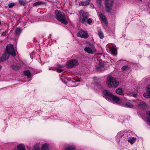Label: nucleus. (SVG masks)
Wrapping results in <instances>:
<instances>
[{"mask_svg": "<svg viewBox=\"0 0 150 150\" xmlns=\"http://www.w3.org/2000/svg\"><path fill=\"white\" fill-rule=\"evenodd\" d=\"M11 54L13 57L16 55L14 49L13 45H7L6 47V50L4 52L2 56L0 57V62H3L6 60H8Z\"/></svg>", "mask_w": 150, "mask_h": 150, "instance_id": "nucleus-1", "label": "nucleus"}, {"mask_svg": "<svg viewBox=\"0 0 150 150\" xmlns=\"http://www.w3.org/2000/svg\"><path fill=\"white\" fill-rule=\"evenodd\" d=\"M79 14L81 16L80 18L79 19V22L82 23L87 22L88 24H90L92 23V19L88 18L89 17L88 13L86 12L83 11L81 10L79 12Z\"/></svg>", "mask_w": 150, "mask_h": 150, "instance_id": "nucleus-2", "label": "nucleus"}, {"mask_svg": "<svg viewBox=\"0 0 150 150\" xmlns=\"http://www.w3.org/2000/svg\"><path fill=\"white\" fill-rule=\"evenodd\" d=\"M55 14L56 16V19L62 23L64 25H67L68 22L66 19L65 14L59 10H56L55 11Z\"/></svg>", "mask_w": 150, "mask_h": 150, "instance_id": "nucleus-3", "label": "nucleus"}, {"mask_svg": "<svg viewBox=\"0 0 150 150\" xmlns=\"http://www.w3.org/2000/svg\"><path fill=\"white\" fill-rule=\"evenodd\" d=\"M107 84L109 88H115L118 85L119 83L115 78L109 76L107 78Z\"/></svg>", "mask_w": 150, "mask_h": 150, "instance_id": "nucleus-4", "label": "nucleus"}, {"mask_svg": "<svg viewBox=\"0 0 150 150\" xmlns=\"http://www.w3.org/2000/svg\"><path fill=\"white\" fill-rule=\"evenodd\" d=\"M105 10L107 12L110 13L111 12L114 2L113 0H104Z\"/></svg>", "mask_w": 150, "mask_h": 150, "instance_id": "nucleus-5", "label": "nucleus"}, {"mask_svg": "<svg viewBox=\"0 0 150 150\" xmlns=\"http://www.w3.org/2000/svg\"><path fill=\"white\" fill-rule=\"evenodd\" d=\"M78 60L76 59H73L68 61L67 63V65L69 68L75 67L79 65Z\"/></svg>", "mask_w": 150, "mask_h": 150, "instance_id": "nucleus-6", "label": "nucleus"}, {"mask_svg": "<svg viewBox=\"0 0 150 150\" xmlns=\"http://www.w3.org/2000/svg\"><path fill=\"white\" fill-rule=\"evenodd\" d=\"M85 51L90 54H93L96 52L94 46L91 44L89 46L86 47L84 49Z\"/></svg>", "mask_w": 150, "mask_h": 150, "instance_id": "nucleus-7", "label": "nucleus"}, {"mask_svg": "<svg viewBox=\"0 0 150 150\" xmlns=\"http://www.w3.org/2000/svg\"><path fill=\"white\" fill-rule=\"evenodd\" d=\"M103 96L106 100H111V98L113 94L109 91L105 90L103 91Z\"/></svg>", "mask_w": 150, "mask_h": 150, "instance_id": "nucleus-8", "label": "nucleus"}, {"mask_svg": "<svg viewBox=\"0 0 150 150\" xmlns=\"http://www.w3.org/2000/svg\"><path fill=\"white\" fill-rule=\"evenodd\" d=\"M77 35L78 37L84 38H87L88 37V35L87 32L82 30H80L77 33Z\"/></svg>", "mask_w": 150, "mask_h": 150, "instance_id": "nucleus-9", "label": "nucleus"}, {"mask_svg": "<svg viewBox=\"0 0 150 150\" xmlns=\"http://www.w3.org/2000/svg\"><path fill=\"white\" fill-rule=\"evenodd\" d=\"M99 15L100 18L102 21V23H103V25L107 26L108 25V23L107 19L104 14L100 12L99 13Z\"/></svg>", "mask_w": 150, "mask_h": 150, "instance_id": "nucleus-10", "label": "nucleus"}, {"mask_svg": "<svg viewBox=\"0 0 150 150\" xmlns=\"http://www.w3.org/2000/svg\"><path fill=\"white\" fill-rule=\"evenodd\" d=\"M112 100L118 104L122 102V100L121 98L114 95H113L111 98V100Z\"/></svg>", "mask_w": 150, "mask_h": 150, "instance_id": "nucleus-11", "label": "nucleus"}, {"mask_svg": "<svg viewBox=\"0 0 150 150\" xmlns=\"http://www.w3.org/2000/svg\"><path fill=\"white\" fill-rule=\"evenodd\" d=\"M91 0H88L85 1H80L79 4L81 6H85L90 4Z\"/></svg>", "mask_w": 150, "mask_h": 150, "instance_id": "nucleus-12", "label": "nucleus"}, {"mask_svg": "<svg viewBox=\"0 0 150 150\" xmlns=\"http://www.w3.org/2000/svg\"><path fill=\"white\" fill-rule=\"evenodd\" d=\"M16 150H26L25 146L22 144H19L17 146Z\"/></svg>", "mask_w": 150, "mask_h": 150, "instance_id": "nucleus-13", "label": "nucleus"}, {"mask_svg": "<svg viewBox=\"0 0 150 150\" xmlns=\"http://www.w3.org/2000/svg\"><path fill=\"white\" fill-rule=\"evenodd\" d=\"M41 150H50L49 145L47 143L44 144L41 147Z\"/></svg>", "mask_w": 150, "mask_h": 150, "instance_id": "nucleus-14", "label": "nucleus"}, {"mask_svg": "<svg viewBox=\"0 0 150 150\" xmlns=\"http://www.w3.org/2000/svg\"><path fill=\"white\" fill-rule=\"evenodd\" d=\"M97 71L98 72H101L104 70V64L100 63L99 65L97 67Z\"/></svg>", "mask_w": 150, "mask_h": 150, "instance_id": "nucleus-15", "label": "nucleus"}, {"mask_svg": "<svg viewBox=\"0 0 150 150\" xmlns=\"http://www.w3.org/2000/svg\"><path fill=\"white\" fill-rule=\"evenodd\" d=\"M12 68L16 70L17 71L21 68V67L17 64H13L11 66Z\"/></svg>", "mask_w": 150, "mask_h": 150, "instance_id": "nucleus-16", "label": "nucleus"}, {"mask_svg": "<svg viewBox=\"0 0 150 150\" xmlns=\"http://www.w3.org/2000/svg\"><path fill=\"white\" fill-rule=\"evenodd\" d=\"M110 49L112 54L113 55H115L117 50L116 48L112 46L110 47Z\"/></svg>", "mask_w": 150, "mask_h": 150, "instance_id": "nucleus-17", "label": "nucleus"}, {"mask_svg": "<svg viewBox=\"0 0 150 150\" xmlns=\"http://www.w3.org/2000/svg\"><path fill=\"white\" fill-rule=\"evenodd\" d=\"M76 149V147L73 145H68L65 148V150H75Z\"/></svg>", "mask_w": 150, "mask_h": 150, "instance_id": "nucleus-18", "label": "nucleus"}, {"mask_svg": "<svg viewBox=\"0 0 150 150\" xmlns=\"http://www.w3.org/2000/svg\"><path fill=\"white\" fill-rule=\"evenodd\" d=\"M24 75L27 76V78H29L31 76V74L29 70L24 71H23Z\"/></svg>", "mask_w": 150, "mask_h": 150, "instance_id": "nucleus-19", "label": "nucleus"}, {"mask_svg": "<svg viewBox=\"0 0 150 150\" xmlns=\"http://www.w3.org/2000/svg\"><path fill=\"white\" fill-rule=\"evenodd\" d=\"M116 93L119 95H122L123 93V91L121 88H118L116 90Z\"/></svg>", "mask_w": 150, "mask_h": 150, "instance_id": "nucleus-20", "label": "nucleus"}, {"mask_svg": "<svg viewBox=\"0 0 150 150\" xmlns=\"http://www.w3.org/2000/svg\"><path fill=\"white\" fill-rule=\"evenodd\" d=\"M98 35L99 36V38L101 39H103L104 37L103 32L101 31V30H99L98 31Z\"/></svg>", "mask_w": 150, "mask_h": 150, "instance_id": "nucleus-21", "label": "nucleus"}, {"mask_svg": "<svg viewBox=\"0 0 150 150\" xmlns=\"http://www.w3.org/2000/svg\"><path fill=\"white\" fill-rule=\"evenodd\" d=\"M22 30L21 28H17L15 31L16 34L17 35H19L22 31Z\"/></svg>", "mask_w": 150, "mask_h": 150, "instance_id": "nucleus-22", "label": "nucleus"}, {"mask_svg": "<svg viewBox=\"0 0 150 150\" xmlns=\"http://www.w3.org/2000/svg\"><path fill=\"white\" fill-rule=\"evenodd\" d=\"M136 140V138L134 137H132L129 139L128 140V141L132 144L135 142V141Z\"/></svg>", "mask_w": 150, "mask_h": 150, "instance_id": "nucleus-23", "label": "nucleus"}, {"mask_svg": "<svg viewBox=\"0 0 150 150\" xmlns=\"http://www.w3.org/2000/svg\"><path fill=\"white\" fill-rule=\"evenodd\" d=\"M143 95L146 98L150 97V91H147V92L144 93Z\"/></svg>", "mask_w": 150, "mask_h": 150, "instance_id": "nucleus-24", "label": "nucleus"}, {"mask_svg": "<svg viewBox=\"0 0 150 150\" xmlns=\"http://www.w3.org/2000/svg\"><path fill=\"white\" fill-rule=\"evenodd\" d=\"M19 4L21 6H25L26 5V2L23 0H19Z\"/></svg>", "mask_w": 150, "mask_h": 150, "instance_id": "nucleus-25", "label": "nucleus"}, {"mask_svg": "<svg viewBox=\"0 0 150 150\" xmlns=\"http://www.w3.org/2000/svg\"><path fill=\"white\" fill-rule=\"evenodd\" d=\"M125 106L129 108H131L133 107V105L129 102H127L126 103Z\"/></svg>", "mask_w": 150, "mask_h": 150, "instance_id": "nucleus-26", "label": "nucleus"}, {"mask_svg": "<svg viewBox=\"0 0 150 150\" xmlns=\"http://www.w3.org/2000/svg\"><path fill=\"white\" fill-rule=\"evenodd\" d=\"M15 5V3H10L8 4V6L9 8H11L14 6Z\"/></svg>", "mask_w": 150, "mask_h": 150, "instance_id": "nucleus-27", "label": "nucleus"}, {"mask_svg": "<svg viewBox=\"0 0 150 150\" xmlns=\"http://www.w3.org/2000/svg\"><path fill=\"white\" fill-rule=\"evenodd\" d=\"M139 106L142 108H144L146 106V105L144 103H140Z\"/></svg>", "mask_w": 150, "mask_h": 150, "instance_id": "nucleus-28", "label": "nucleus"}, {"mask_svg": "<svg viewBox=\"0 0 150 150\" xmlns=\"http://www.w3.org/2000/svg\"><path fill=\"white\" fill-rule=\"evenodd\" d=\"M128 69V65L124 66L122 67L121 68V69L122 70H126Z\"/></svg>", "mask_w": 150, "mask_h": 150, "instance_id": "nucleus-29", "label": "nucleus"}, {"mask_svg": "<svg viewBox=\"0 0 150 150\" xmlns=\"http://www.w3.org/2000/svg\"><path fill=\"white\" fill-rule=\"evenodd\" d=\"M146 91H150V84L148 85L146 87Z\"/></svg>", "mask_w": 150, "mask_h": 150, "instance_id": "nucleus-30", "label": "nucleus"}, {"mask_svg": "<svg viewBox=\"0 0 150 150\" xmlns=\"http://www.w3.org/2000/svg\"><path fill=\"white\" fill-rule=\"evenodd\" d=\"M33 150H38V145L37 143L34 146V149Z\"/></svg>", "mask_w": 150, "mask_h": 150, "instance_id": "nucleus-31", "label": "nucleus"}, {"mask_svg": "<svg viewBox=\"0 0 150 150\" xmlns=\"http://www.w3.org/2000/svg\"><path fill=\"white\" fill-rule=\"evenodd\" d=\"M63 69H59L57 70V71L58 73H61L63 71Z\"/></svg>", "mask_w": 150, "mask_h": 150, "instance_id": "nucleus-32", "label": "nucleus"}, {"mask_svg": "<svg viewBox=\"0 0 150 150\" xmlns=\"http://www.w3.org/2000/svg\"><path fill=\"white\" fill-rule=\"evenodd\" d=\"M96 1L99 5H100L101 3V0H96Z\"/></svg>", "mask_w": 150, "mask_h": 150, "instance_id": "nucleus-33", "label": "nucleus"}, {"mask_svg": "<svg viewBox=\"0 0 150 150\" xmlns=\"http://www.w3.org/2000/svg\"><path fill=\"white\" fill-rule=\"evenodd\" d=\"M147 121L148 123L150 124V116H149L147 117Z\"/></svg>", "mask_w": 150, "mask_h": 150, "instance_id": "nucleus-34", "label": "nucleus"}, {"mask_svg": "<svg viewBox=\"0 0 150 150\" xmlns=\"http://www.w3.org/2000/svg\"><path fill=\"white\" fill-rule=\"evenodd\" d=\"M33 6H38V1H36L35 2L33 3Z\"/></svg>", "mask_w": 150, "mask_h": 150, "instance_id": "nucleus-35", "label": "nucleus"}, {"mask_svg": "<svg viewBox=\"0 0 150 150\" xmlns=\"http://www.w3.org/2000/svg\"><path fill=\"white\" fill-rule=\"evenodd\" d=\"M6 31H5L3 33H2V36H5L6 35Z\"/></svg>", "mask_w": 150, "mask_h": 150, "instance_id": "nucleus-36", "label": "nucleus"}, {"mask_svg": "<svg viewBox=\"0 0 150 150\" xmlns=\"http://www.w3.org/2000/svg\"><path fill=\"white\" fill-rule=\"evenodd\" d=\"M137 96V93H134L132 94V96L134 97H136Z\"/></svg>", "mask_w": 150, "mask_h": 150, "instance_id": "nucleus-37", "label": "nucleus"}, {"mask_svg": "<svg viewBox=\"0 0 150 150\" xmlns=\"http://www.w3.org/2000/svg\"><path fill=\"white\" fill-rule=\"evenodd\" d=\"M146 112L147 115H150V110L147 111Z\"/></svg>", "mask_w": 150, "mask_h": 150, "instance_id": "nucleus-38", "label": "nucleus"}, {"mask_svg": "<svg viewBox=\"0 0 150 150\" xmlns=\"http://www.w3.org/2000/svg\"><path fill=\"white\" fill-rule=\"evenodd\" d=\"M43 3L42 1H38V5L41 4Z\"/></svg>", "mask_w": 150, "mask_h": 150, "instance_id": "nucleus-39", "label": "nucleus"}, {"mask_svg": "<svg viewBox=\"0 0 150 150\" xmlns=\"http://www.w3.org/2000/svg\"><path fill=\"white\" fill-rule=\"evenodd\" d=\"M91 8H94V6L93 4L91 5Z\"/></svg>", "mask_w": 150, "mask_h": 150, "instance_id": "nucleus-40", "label": "nucleus"}, {"mask_svg": "<svg viewBox=\"0 0 150 150\" xmlns=\"http://www.w3.org/2000/svg\"><path fill=\"white\" fill-rule=\"evenodd\" d=\"M2 68V66L1 65H0V70Z\"/></svg>", "mask_w": 150, "mask_h": 150, "instance_id": "nucleus-41", "label": "nucleus"}, {"mask_svg": "<svg viewBox=\"0 0 150 150\" xmlns=\"http://www.w3.org/2000/svg\"><path fill=\"white\" fill-rule=\"evenodd\" d=\"M80 80H76V81H79Z\"/></svg>", "mask_w": 150, "mask_h": 150, "instance_id": "nucleus-42", "label": "nucleus"}, {"mask_svg": "<svg viewBox=\"0 0 150 150\" xmlns=\"http://www.w3.org/2000/svg\"><path fill=\"white\" fill-rule=\"evenodd\" d=\"M16 149H17V147L15 148L14 150H16Z\"/></svg>", "mask_w": 150, "mask_h": 150, "instance_id": "nucleus-43", "label": "nucleus"}, {"mask_svg": "<svg viewBox=\"0 0 150 150\" xmlns=\"http://www.w3.org/2000/svg\"><path fill=\"white\" fill-rule=\"evenodd\" d=\"M63 67V66H62V65H61V66H60V67Z\"/></svg>", "mask_w": 150, "mask_h": 150, "instance_id": "nucleus-44", "label": "nucleus"}, {"mask_svg": "<svg viewBox=\"0 0 150 150\" xmlns=\"http://www.w3.org/2000/svg\"><path fill=\"white\" fill-rule=\"evenodd\" d=\"M1 24V21H0V25Z\"/></svg>", "mask_w": 150, "mask_h": 150, "instance_id": "nucleus-45", "label": "nucleus"}]
</instances>
